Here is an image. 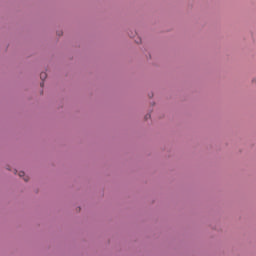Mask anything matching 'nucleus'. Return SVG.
<instances>
[{
    "label": "nucleus",
    "mask_w": 256,
    "mask_h": 256,
    "mask_svg": "<svg viewBox=\"0 0 256 256\" xmlns=\"http://www.w3.org/2000/svg\"><path fill=\"white\" fill-rule=\"evenodd\" d=\"M150 117H151V115H149V114H148V115H146V119H149Z\"/></svg>",
    "instance_id": "7ed1b4c3"
},
{
    "label": "nucleus",
    "mask_w": 256,
    "mask_h": 256,
    "mask_svg": "<svg viewBox=\"0 0 256 256\" xmlns=\"http://www.w3.org/2000/svg\"><path fill=\"white\" fill-rule=\"evenodd\" d=\"M40 79H41L42 81H45V80L47 79V73L42 72V73L40 74Z\"/></svg>",
    "instance_id": "f03ea898"
},
{
    "label": "nucleus",
    "mask_w": 256,
    "mask_h": 256,
    "mask_svg": "<svg viewBox=\"0 0 256 256\" xmlns=\"http://www.w3.org/2000/svg\"><path fill=\"white\" fill-rule=\"evenodd\" d=\"M19 177H24V181H29V177L25 176V172L23 171H20L18 173Z\"/></svg>",
    "instance_id": "f257e3e1"
},
{
    "label": "nucleus",
    "mask_w": 256,
    "mask_h": 256,
    "mask_svg": "<svg viewBox=\"0 0 256 256\" xmlns=\"http://www.w3.org/2000/svg\"><path fill=\"white\" fill-rule=\"evenodd\" d=\"M137 43H141V40L137 41Z\"/></svg>",
    "instance_id": "39448f33"
},
{
    "label": "nucleus",
    "mask_w": 256,
    "mask_h": 256,
    "mask_svg": "<svg viewBox=\"0 0 256 256\" xmlns=\"http://www.w3.org/2000/svg\"><path fill=\"white\" fill-rule=\"evenodd\" d=\"M40 85H41V87H43V85H45V83L42 82Z\"/></svg>",
    "instance_id": "20e7f679"
}]
</instances>
